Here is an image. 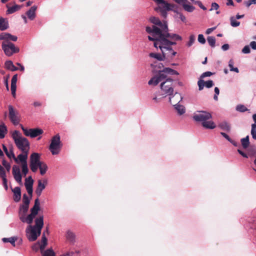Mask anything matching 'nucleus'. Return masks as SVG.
Instances as JSON below:
<instances>
[{
    "label": "nucleus",
    "instance_id": "obj_1",
    "mask_svg": "<svg viewBox=\"0 0 256 256\" xmlns=\"http://www.w3.org/2000/svg\"><path fill=\"white\" fill-rule=\"evenodd\" d=\"M149 20L154 24L152 27L146 26V32L150 34L148 36L150 40L153 41L166 36H170L173 39L180 38V35L168 32L166 22H162L158 18L155 16H151Z\"/></svg>",
    "mask_w": 256,
    "mask_h": 256
},
{
    "label": "nucleus",
    "instance_id": "obj_2",
    "mask_svg": "<svg viewBox=\"0 0 256 256\" xmlns=\"http://www.w3.org/2000/svg\"><path fill=\"white\" fill-rule=\"evenodd\" d=\"M180 38L173 39L170 36H166L154 40V46L158 48H159L163 54L164 59L172 58L176 52L172 48L171 46L176 44V41L182 40V37L180 36Z\"/></svg>",
    "mask_w": 256,
    "mask_h": 256
},
{
    "label": "nucleus",
    "instance_id": "obj_3",
    "mask_svg": "<svg viewBox=\"0 0 256 256\" xmlns=\"http://www.w3.org/2000/svg\"><path fill=\"white\" fill-rule=\"evenodd\" d=\"M211 118L212 115L210 112L203 110L197 111L193 116V119L196 122H202V126L208 129H214L216 126L212 121L208 120Z\"/></svg>",
    "mask_w": 256,
    "mask_h": 256
},
{
    "label": "nucleus",
    "instance_id": "obj_4",
    "mask_svg": "<svg viewBox=\"0 0 256 256\" xmlns=\"http://www.w3.org/2000/svg\"><path fill=\"white\" fill-rule=\"evenodd\" d=\"M159 74L154 76L148 82L149 85L156 86L160 82L166 78H170L168 74L178 75L179 73L176 70L169 68H165L162 70H160Z\"/></svg>",
    "mask_w": 256,
    "mask_h": 256
},
{
    "label": "nucleus",
    "instance_id": "obj_5",
    "mask_svg": "<svg viewBox=\"0 0 256 256\" xmlns=\"http://www.w3.org/2000/svg\"><path fill=\"white\" fill-rule=\"evenodd\" d=\"M12 138L18 148L21 152H29L30 144L26 138L22 136L18 131L14 130L12 134Z\"/></svg>",
    "mask_w": 256,
    "mask_h": 256
},
{
    "label": "nucleus",
    "instance_id": "obj_6",
    "mask_svg": "<svg viewBox=\"0 0 256 256\" xmlns=\"http://www.w3.org/2000/svg\"><path fill=\"white\" fill-rule=\"evenodd\" d=\"M173 79L166 78L164 80L160 82V88L161 90L160 95L162 98H166L167 96H171L174 93V86H172Z\"/></svg>",
    "mask_w": 256,
    "mask_h": 256
},
{
    "label": "nucleus",
    "instance_id": "obj_7",
    "mask_svg": "<svg viewBox=\"0 0 256 256\" xmlns=\"http://www.w3.org/2000/svg\"><path fill=\"white\" fill-rule=\"evenodd\" d=\"M2 48L4 54L8 56H12L14 54L18 53L20 51L18 48L10 42H3L2 44Z\"/></svg>",
    "mask_w": 256,
    "mask_h": 256
},
{
    "label": "nucleus",
    "instance_id": "obj_8",
    "mask_svg": "<svg viewBox=\"0 0 256 256\" xmlns=\"http://www.w3.org/2000/svg\"><path fill=\"white\" fill-rule=\"evenodd\" d=\"M60 148V136L56 134L52 138L49 150L53 155H56L59 154Z\"/></svg>",
    "mask_w": 256,
    "mask_h": 256
},
{
    "label": "nucleus",
    "instance_id": "obj_9",
    "mask_svg": "<svg viewBox=\"0 0 256 256\" xmlns=\"http://www.w3.org/2000/svg\"><path fill=\"white\" fill-rule=\"evenodd\" d=\"M40 156L37 152H34L30 155V166L32 172H36L38 166L42 162H40Z\"/></svg>",
    "mask_w": 256,
    "mask_h": 256
},
{
    "label": "nucleus",
    "instance_id": "obj_10",
    "mask_svg": "<svg viewBox=\"0 0 256 256\" xmlns=\"http://www.w3.org/2000/svg\"><path fill=\"white\" fill-rule=\"evenodd\" d=\"M40 210V203L38 198L34 200V204L30 209V214L27 216L28 224H30L34 220V218L38 214Z\"/></svg>",
    "mask_w": 256,
    "mask_h": 256
},
{
    "label": "nucleus",
    "instance_id": "obj_11",
    "mask_svg": "<svg viewBox=\"0 0 256 256\" xmlns=\"http://www.w3.org/2000/svg\"><path fill=\"white\" fill-rule=\"evenodd\" d=\"M24 135L26 136H30L32 138H34L43 133V130L38 128L27 129L22 125H20Z\"/></svg>",
    "mask_w": 256,
    "mask_h": 256
},
{
    "label": "nucleus",
    "instance_id": "obj_12",
    "mask_svg": "<svg viewBox=\"0 0 256 256\" xmlns=\"http://www.w3.org/2000/svg\"><path fill=\"white\" fill-rule=\"evenodd\" d=\"M26 236L30 242L35 241L40 234L38 233V230L32 227V226L29 225L26 230Z\"/></svg>",
    "mask_w": 256,
    "mask_h": 256
},
{
    "label": "nucleus",
    "instance_id": "obj_13",
    "mask_svg": "<svg viewBox=\"0 0 256 256\" xmlns=\"http://www.w3.org/2000/svg\"><path fill=\"white\" fill-rule=\"evenodd\" d=\"M8 116L10 120L14 125H17L20 122L18 118V112L16 110L12 105L8 106Z\"/></svg>",
    "mask_w": 256,
    "mask_h": 256
},
{
    "label": "nucleus",
    "instance_id": "obj_14",
    "mask_svg": "<svg viewBox=\"0 0 256 256\" xmlns=\"http://www.w3.org/2000/svg\"><path fill=\"white\" fill-rule=\"evenodd\" d=\"M158 7L156 10L159 9L160 10H171L174 8V5L170 4L164 0H153Z\"/></svg>",
    "mask_w": 256,
    "mask_h": 256
},
{
    "label": "nucleus",
    "instance_id": "obj_15",
    "mask_svg": "<svg viewBox=\"0 0 256 256\" xmlns=\"http://www.w3.org/2000/svg\"><path fill=\"white\" fill-rule=\"evenodd\" d=\"M28 152H22V153L16 157L14 154H12V157L16 164H21V165L28 164L27 159Z\"/></svg>",
    "mask_w": 256,
    "mask_h": 256
},
{
    "label": "nucleus",
    "instance_id": "obj_16",
    "mask_svg": "<svg viewBox=\"0 0 256 256\" xmlns=\"http://www.w3.org/2000/svg\"><path fill=\"white\" fill-rule=\"evenodd\" d=\"M29 206L24 204H22L20 206L19 208V218L22 222H26L28 224L27 216L26 215L28 210Z\"/></svg>",
    "mask_w": 256,
    "mask_h": 256
},
{
    "label": "nucleus",
    "instance_id": "obj_17",
    "mask_svg": "<svg viewBox=\"0 0 256 256\" xmlns=\"http://www.w3.org/2000/svg\"><path fill=\"white\" fill-rule=\"evenodd\" d=\"M33 184L34 180L31 176H29L28 178H26L24 185L28 193L30 196V198L32 197L33 192Z\"/></svg>",
    "mask_w": 256,
    "mask_h": 256
},
{
    "label": "nucleus",
    "instance_id": "obj_18",
    "mask_svg": "<svg viewBox=\"0 0 256 256\" xmlns=\"http://www.w3.org/2000/svg\"><path fill=\"white\" fill-rule=\"evenodd\" d=\"M12 173L16 181L21 184L22 182V176L20 174V168L18 166L14 165L12 166Z\"/></svg>",
    "mask_w": 256,
    "mask_h": 256
},
{
    "label": "nucleus",
    "instance_id": "obj_19",
    "mask_svg": "<svg viewBox=\"0 0 256 256\" xmlns=\"http://www.w3.org/2000/svg\"><path fill=\"white\" fill-rule=\"evenodd\" d=\"M198 90H203L204 86L208 88H212L214 85V83L212 80H208L206 82H204V80L200 79L198 82Z\"/></svg>",
    "mask_w": 256,
    "mask_h": 256
},
{
    "label": "nucleus",
    "instance_id": "obj_20",
    "mask_svg": "<svg viewBox=\"0 0 256 256\" xmlns=\"http://www.w3.org/2000/svg\"><path fill=\"white\" fill-rule=\"evenodd\" d=\"M183 97L180 94L175 92L174 94L169 96V102L171 104H179L180 102L182 100Z\"/></svg>",
    "mask_w": 256,
    "mask_h": 256
},
{
    "label": "nucleus",
    "instance_id": "obj_21",
    "mask_svg": "<svg viewBox=\"0 0 256 256\" xmlns=\"http://www.w3.org/2000/svg\"><path fill=\"white\" fill-rule=\"evenodd\" d=\"M44 226V217L42 216H40L35 220V224L32 226V227L38 230V233L41 234L42 229Z\"/></svg>",
    "mask_w": 256,
    "mask_h": 256
},
{
    "label": "nucleus",
    "instance_id": "obj_22",
    "mask_svg": "<svg viewBox=\"0 0 256 256\" xmlns=\"http://www.w3.org/2000/svg\"><path fill=\"white\" fill-rule=\"evenodd\" d=\"M47 180H44L43 182L42 180H38V186L36 190V194L38 196H40L41 195L42 192L45 188Z\"/></svg>",
    "mask_w": 256,
    "mask_h": 256
},
{
    "label": "nucleus",
    "instance_id": "obj_23",
    "mask_svg": "<svg viewBox=\"0 0 256 256\" xmlns=\"http://www.w3.org/2000/svg\"><path fill=\"white\" fill-rule=\"evenodd\" d=\"M150 66L153 68L152 72L156 73V74H159L160 70H162L164 68L162 63L158 62H154Z\"/></svg>",
    "mask_w": 256,
    "mask_h": 256
},
{
    "label": "nucleus",
    "instance_id": "obj_24",
    "mask_svg": "<svg viewBox=\"0 0 256 256\" xmlns=\"http://www.w3.org/2000/svg\"><path fill=\"white\" fill-rule=\"evenodd\" d=\"M66 240L71 244H74L76 242V236L71 230H68L66 232Z\"/></svg>",
    "mask_w": 256,
    "mask_h": 256
},
{
    "label": "nucleus",
    "instance_id": "obj_25",
    "mask_svg": "<svg viewBox=\"0 0 256 256\" xmlns=\"http://www.w3.org/2000/svg\"><path fill=\"white\" fill-rule=\"evenodd\" d=\"M12 190L14 192V200L16 202H18L21 198L20 188L18 186H16L14 188H12Z\"/></svg>",
    "mask_w": 256,
    "mask_h": 256
},
{
    "label": "nucleus",
    "instance_id": "obj_26",
    "mask_svg": "<svg viewBox=\"0 0 256 256\" xmlns=\"http://www.w3.org/2000/svg\"><path fill=\"white\" fill-rule=\"evenodd\" d=\"M17 79L18 74H16L13 76L11 80V92L12 94L14 97L16 96Z\"/></svg>",
    "mask_w": 256,
    "mask_h": 256
},
{
    "label": "nucleus",
    "instance_id": "obj_27",
    "mask_svg": "<svg viewBox=\"0 0 256 256\" xmlns=\"http://www.w3.org/2000/svg\"><path fill=\"white\" fill-rule=\"evenodd\" d=\"M8 10L6 11V14L7 15L12 14L16 11L19 10L22 7V6L14 4V6L9 7L7 4L6 6Z\"/></svg>",
    "mask_w": 256,
    "mask_h": 256
},
{
    "label": "nucleus",
    "instance_id": "obj_28",
    "mask_svg": "<svg viewBox=\"0 0 256 256\" xmlns=\"http://www.w3.org/2000/svg\"><path fill=\"white\" fill-rule=\"evenodd\" d=\"M37 8V6H32L30 9L27 11L26 14L29 19L30 20H33L36 18V10Z\"/></svg>",
    "mask_w": 256,
    "mask_h": 256
},
{
    "label": "nucleus",
    "instance_id": "obj_29",
    "mask_svg": "<svg viewBox=\"0 0 256 256\" xmlns=\"http://www.w3.org/2000/svg\"><path fill=\"white\" fill-rule=\"evenodd\" d=\"M9 27L8 22L6 18L0 17V30H5Z\"/></svg>",
    "mask_w": 256,
    "mask_h": 256
},
{
    "label": "nucleus",
    "instance_id": "obj_30",
    "mask_svg": "<svg viewBox=\"0 0 256 256\" xmlns=\"http://www.w3.org/2000/svg\"><path fill=\"white\" fill-rule=\"evenodd\" d=\"M5 68L12 72L18 70V68L14 66L12 60H6L4 64Z\"/></svg>",
    "mask_w": 256,
    "mask_h": 256
},
{
    "label": "nucleus",
    "instance_id": "obj_31",
    "mask_svg": "<svg viewBox=\"0 0 256 256\" xmlns=\"http://www.w3.org/2000/svg\"><path fill=\"white\" fill-rule=\"evenodd\" d=\"M47 238L45 236L44 232L43 233L42 240H41V244L40 246V249L41 250V252H42V251L45 248L46 246L47 245L48 242H47Z\"/></svg>",
    "mask_w": 256,
    "mask_h": 256
},
{
    "label": "nucleus",
    "instance_id": "obj_32",
    "mask_svg": "<svg viewBox=\"0 0 256 256\" xmlns=\"http://www.w3.org/2000/svg\"><path fill=\"white\" fill-rule=\"evenodd\" d=\"M174 106L179 114L182 115L185 113L186 110L184 106L176 104H174Z\"/></svg>",
    "mask_w": 256,
    "mask_h": 256
},
{
    "label": "nucleus",
    "instance_id": "obj_33",
    "mask_svg": "<svg viewBox=\"0 0 256 256\" xmlns=\"http://www.w3.org/2000/svg\"><path fill=\"white\" fill-rule=\"evenodd\" d=\"M149 56L150 58H154L158 61L164 60V58L163 54L161 55L160 54L151 52L149 54Z\"/></svg>",
    "mask_w": 256,
    "mask_h": 256
},
{
    "label": "nucleus",
    "instance_id": "obj_34",
    "mask_svg": "<svg viewBox=\"0 0 256 256\" xmlns=\"http://www.w3.org/2000/svg\"><path fill=\"white\" fill-rule=\"evenodd\" d=\"M240 142L244 148H248L250 144L249 136H247L246 138H242Z\"/></svg>",
    "mask_w": 256,
    "mask_h": 256
},
{
    "label": "nucleus",
    "instance_id": "obj_35",
    "mask_svg": "<svg viewBox=\"0 0 256 256\" xmlns=\"http://www.w3.org/2000/svg\"><path fill=\"white\" fill-rule=\"evenodd\" d=\"M38 168H40V173L42 175L44 174L48 170V166L44 162H42L40 164Z\"/></svg>",
    "mask_w": 256,
    "mask_h": 256
},
{
    "label": "nucleus",
    "instance_id": "obj_36",
    "mask_svg": "<svg viewBox=\"0 0 256 256\" xmlns=\"http://www.w3.org/2000/svg\"><path fill=\"white\" fill-rule=\"evenodd\" d=\"M7 132L6 126L3 124L0 126V138H3L5 136V134Z\"/></svg>",
    "mask_w": 256,
    "mask_h": 256
},
{
    "label": "nucleus",
    "instance_id": "obj_37",
    "mask_svg": "<svg viewBox=\"0 0 256 256\" xmlns=\"http://www.w3.org/2000/svg\"><path fill=\"white\" fill-rule=\"evenodd\" d=\"M236 19L234 16H232L230 18V25L232 27H237L240 24V22L237 21Z\"/></svg>",
    "mask_w": 256,
    "mask_h": 256
},
{
    "label": "nucleus",
    "instance_id": "obj_38",
    "mask_svg": "<svg viewBox=\"0 0 256 256\" xmlns=\"http://www.w3.org/2000/svg\"><path fill=\"white\" fill-rule=\"evenodd\" d=\"M16 238L14 237H12L10 238H3L2 239V240L4 242H10L11 244H12L14 246H15V242L16 240Z\"/></svg>",
    "mask_w": 256,
    "mask_h": 256
},
{
    "label": "nucleus",
    "instance_id": "obj_39",
    "mask_svg": "<svg viewBox=\"0 0 256 256\" xmlns=\"http://www.w3.org/2000/svg\"><path fill=\"white\" fill-rule=\"evenodd\" d=\"M42 256H56V254L52 248H49L42 253Z\"/></svg>",
    "mask_w": 256,
    "mask_h": 256
},
{
    "label": "nucleus",
    "instance_id": "obj_40",
    "mask_svg": "<svg viewBox=\"0 0 256 256\" xmlns=\"http://www.w3.org/2000/svg\"><path fill=\"white\" fill-rule=\"evenodd\" d=\"M219 126L221 129H222L223 130H228V131L230 130V126L229 124L226 122H222L220 123L219 124Z\"/></svg>",
    "mask_w": 256,
    "mask_h": 256
},
{
    "label": "nucleus",
    "instance_id": "obj_41",
    "mask_svg": "<svg viewBox=\"0 0 256 256\" xmlns=\"http://www.w3.org/2000/svg\"><path fill=\"white\" fill-rule=\"evenodd\" d=\"M208 42L209 44L212 47L214 48L216 44V38L214 36H208L207 38Z\"/></svg>",
    "mask_w": 256,
    "mask_h": 256
},
{
    "label": "nucleus",
    "instance_id": "obj_42",
    "mask_svg": "<svg viewBox=\"0 0 256 256\" xmlns=\"http://www.w3.org/2000/svg\"><path fill=\"white\" fill-rule=\"evenodd\" d=\"M236 110L238 112H244L248 110V109L243 104H238L236 106Z\"/></svg>",
    "mask_w": 256,
    "mask_h": 256
},
{
    "label": "nucleus",
    "instance_id": "obj_43",
    "mask_svg": "<svg viewBox=\"0 0 256 256\" xmlns=\"http://www.w3.org/2000/svg\"><path fill=\"white\" fill-rule=\"evenodd\" d=\"M79 254L78 251H69L66 252V254H64L60 256H77Z\"/></svg>",
    "mask_w": 256,
    "mask_h": 256
},
{
    "label": "nucleus",
    "instance_id": "obj_44",
    "mask_svg": "<svg viewBox=\"0 0 256 256\" xmlns=\"http://www.w3.org/2000/svg\"><path fill=\"white\" fill-rule=\"evenodd\" d=\"M22 202V204L29 206L30 203V198H28V196L26 194H23Z\"/></svg>",
    "mask_w": 256,
    "mask_h": 256
},
{
    "label": "nucleus",
    "instance_id": "obj_45",
    "mask_svg": "<svg viewBox=\"0 0 256 256\" xmlns=\"http://www.w3.org/2000/svg\"><path fill=\"white\" fill-rule=\"evenodd\" d=\"M196 40L195 36L194 34H191L189 38V40L187 43V46L188 47L191 46L194 43Z\"/></svg>",
    "mask_w": 256,
    "mask_h": 256
},
{
    "label": "nucleus",
    "instance_id": "obj_46",
    "mask_svg": "<svg viewBox=\"0 0 256 256\" xmlns=\"http://www.w3.org/2000/svg\"><path fill=\"white\" fill-rule=\"evenodd\" d=\"M2 164L3 166L5 168L6 170L8 172H9L11 168L10 164L6 160H3L2 162Z\"/></svg>",
    "mask_w": 256,
    "mask_h": 256
},
{
    "label": "nucleus",
    "instance_id": "obj_47",
    "mask_svg": "<svg viewBox=\"0 0 256 256\" xmlns=\"http://www.w3.org/2000/svg\"><path fill=\"white\" fill-rule=\"evenodd\" d=\"M8 40L7 42L13 41L16 42L18 40V38L16 36L12 35L11 34L8 33Z\"/></svg>",
    "mask_w": 256,
    "mask_h": 256
},
{
    "label": "nucleus",
    "instance_id": "obj_48",
    "mask_svg": "<svg viewBox=\"0 0 256 256\" xmlns=\"http://www.w3.org/2000/svg\"><path fill=\"white\" fill-rule=\"evenodd\" d=\"M21 166H22V172L24 176H26L28 172V164H22Z\"/></svg>",
    "mask_w": 256,
    "mask_h": 256
},
{
    "label": "nucleus",
    "instance_id": "obj_49",
    "mask_svg": "<svg viewBox=\"0 0 256 256\" xmlns=\"http://www.w3.org/2000/svg\"><path fill=\"white\" fill-rule=\"evenodd\" d=\"M255 125L252 124L251 134L252 138L256 140V128Z\"/></svg>",
    "mask_w": 256,
    "mask_h": 256
},
{
    "label": "nucleus",
    "instance_id": "obj_50",
    "mask_svg": "<svg viewBox=\"0 0 256 256\" xmlns=\"http://www.w3.org/2000/svg\"><path fill=\"white\" fill-rule=\"evenodd\" d=\"M6 172L4 168L0 164V178L6 177Z\"/></svg>",
    "mask_w": 256,
    "mask_h": 256
},
{
    "label": "nucleus",
    "instance_id": "obj_51",
    "mask_svg": "<svg viewBox=\"0 0 256 256\" xmlns=\"http://www.w3.org/2000/svg\"><path fill=\"white\" fill-rule=\"evenodd\" d=\"M198 42L202 44H204L206 43L205 38L202 34H198Z\"/></svg>",
    "mask_w": 256,
    "mask_h": 256
},
{
    "label": "nucleus",
    "instance_id": "obj_52",
    "mask_svg": "<svg viewBox=\"0 0 256 256\" xmlns=\"http://www.w3.org/2000/svg\"><path fill=\"white\" fill-rule=\"evenodd\" d=\"M8 32H2L0 34V40H4V42H7Z\"/></svg>",
    "mask_w": 256,
    "mask_h": 256
},
{
    "label": "nucleus",
    "instance_id": "obj_53",
    "mask_svg": "<svg viewBox=\"0 0 256 256\" xmlns=\"http://www.w3.org/2000/svg\"><path fill=\"white\" fill-rule=\"evenodd\" d=\"M195 4H198L200 8L205 10H206V8L202 4V2L199 0H196L194 2Z\"/></svg>",
    "mask_w": 256,
    "mask_h": 256
},
{
    "label": "nucleus",
    "instance_id": "obj_54",
    "mask_svg": "<svg viewBox=\"0 0 256 256\" xmlns=\"http://www.w3.org/2000/svg\"><path fill=\"white\" fill-rule=\"evenodd\" d=\"M212 73L210 72H206L202 74L200 76V78H203L206 76H210L212 75Z\"/></svg>",
    "mask_w": 256,
    "mask_h": 256
},
{
    "label": "nucleus",
    "instance_id": "obj_55",
    "mask_svg": "<svg viewBox=\"0 0 256 256\" xmlns=\"http://www.w3.org/2000/svg\"><path fill=\"white\" fill-rule=\"evenodd\" d=\"M2 178V184H3V186H4V189L6 190H7L8 189V184H7L8 180H7V179H6V176Z\"/></svg>",
    "mask_w": 256,
    "mask_h": 256
},
{
    "label": "nucleus",
    "instance_id": "obj_56",
    "mask_svg": "<svg viewBox=\"0 0 256 256\" xmlns=\"http://www.w3.org/2000/svg\"><path fill=\"white\" fill-rule=\"evenodd\" d=\"M242 52L244 54H249L250 52V50L248 46H246L242 50Z\"/></svg>",
    "mask_w": 256,
    "mask_h": 256
},
{
    "label": "nucleus",
    "instance_id": "obj_57",
    "mask_svg": "<svg viewBox=\"0 0 256 256\" xmlns=\"http://www.w3.org/2000/svg\"><path fill=\"white\" fill-rule=\"evenodd\" d=\"M219 8L218 4L216 2H212V8L210 10V11L212 10H217Z\"/></svg>",
    "mask_w": 256,
    "mask_h": 256
},
{
    "label": "nucleus",
    "instance_id": "obj_58",
    "mask_svg": "<svg viewBox=\"0 0 256 256\" xmlns=\"http://www.w3.org/2000/svg\"><path fill=\"white\" fill-rule=\"evenodd\" d=\"M40 243L39 242L34 244L32 246V250H34L35 252H38V249L40 248Z\"/></svg>",
    "mask_w": 256,
    "mask_h": 256
},
{
    "label": "nucleus",
    "instance_id": "obj_59",
    "mask_svg": "<svg viewBox=\"0 0 256 256\" xmlns=\"http://www.w3.org/2000/svg\"><path fill=\"white\" fill-rule=\"evenodd\" d=\"M176 13L179 14L180 16V20L182 22H186V18L185 17V16L184 15H183L182 14L180 13V12H176Z\"/></svg>",
    "mask_w": 256,
    "mask_h": 256
},
{
    "label": "nucleus",
    "instance_id": "obj_60",
    "mask_svg": "<svg viewBox=\"0 0 256 256\" xmlns=\"http://www.w3.org/2000/svg\"><path fill=\"white\" fill-rule=\"evenodd\" d=\"M220 134L222 136L226 139L228 142L231 140L232 138H230V136L225 132H221Z\"/></svg>",
    "mask_w": 256,
    "mask_h": 256
},
{
    "label": "nucleus",
    "instance_id": "obj_61",
    "mask_svg": "<svg viewBox=\"0 0 256 256\" xmlns=\"http://www.w3.org/2000/svg\"><path fill=\"white\" fill-rule=\"evenodd\" d=\"M230 48V46L228 44H224L222 46V48L223 50L226 51L228 50Z\"/></svg>",
    "mask_w": 256,
    "mask_h": 256
},
{
    "label": "nucleus",
    "instance_id": "obj_62",
    "mask_svg": "<svg viewBox=\"0 0 256 256\" xmlns=\"http://www.w3.org/2000/svg\"><path fill=\"white\" fill-rule=\"evenodd\" d=\"M238 152L243 157L246 158H248V155L246 154H245L244 152H243L242 150L238 149Z\"/></svg>",
    "mask_w": 256,
    "mask_h": 256
},
{
    "label": "nucleus",
    "instance_id": "obj_63",
    "mask_svg": "<svg viewBox=\"0 0 256 256\" xmlns=\"http://www.w3.org/2000/svg\"><path fill=\"white\" fill-rule=\"evenodd\" d=\"M216 29V27L211 28L207 29L206 30V33L207 34H210L213 30H214Z\"/></svg>",
    "mask_w": 256,
    "mask_h": 256
},
{
    "label": "nucleus",
    "instance_id": "obj_64",
    "mask_svg": "<svg viewBox=\"0 0 256 256\" xmlns=\"http://www.w3.org/2000/svg\"><path fill=\"white\" fill-rule=\"evenodd\" d=\"M250 46L253 50H256V42L252 41L250 43Z\"/></svg>",
    "mask_w": 256,
    "mask_h": 256
}]
</instances>
